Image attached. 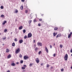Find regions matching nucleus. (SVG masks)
<instances>
[{
	"label": "nucleus",
	"instance_id": "obj_1",
	"mask_svg": "<svg viewBox=\"0 0 72 72\" xmlns=\"http://www.w3.org/2000/svg\"><path fill=\"white\" fill-rule=\"evenodd\" d=\"M20 51V49L19 48L16 49L15 51V52L16 53V54H18L19 52Z\"/></svg>",
	"mask_w": 72,
	"mask_h": 72
},
{
	"label": "nucleus",
	"instance_id": "obj_2",
	"mask_svg": "<svg viewBox=\"0 0 72 72\" xmlns=\"http://www.w3.org/2000/svg\"><path fill=\"white\" fill-rule=\"evenodd\" d=\"M32 37V34L31 33H30L28 34V37Z\"/></svg>",
	"mask_w": 72,
	"mask_h": 72
},
{
	"label": "nucleus",
	"instance_id": "obj_3",
	"mask_svg": "<svg viewBox=\"0 0 72 72\" xmlns=\"http://www.w3.org/2000/svg\"><path fill=\"white\" fill-rule=\"evenodd\" d=\"M67 59H68V55L66 54L65 56V60H67Z\"/></svg>",
	"mask_w": 72,
	"mask_h": 72
},
{
	"label": "nucleus",
	"instance_id": "obj_4",
	"mask_svg": "<svg viewBox=\"0 0 72 72\" xmlns=\"http://www.w3.org/2000/svg\"><path fill=\"white\" fill-rule=\"evenodd\" d=\"M35 60L36 62H37V63H39L40 62V60H39V59L38 58H37Z\"/></svg>",
	"mask_w": 72,
	"mask_h": 72
},
{
	"label": "nucleus",
	"instance_id": "obj_5",
	"mask_svg": "<svg viewBox=\"0 0 72 72\" xmlns=\"http://www.w3.org/2000/svg\"><path fill=\"white\" fill-rule=\"evenodd\" d=\"M45 50L46 51V52L47 53H49V51L48 50V48H47V47H45Z\"/></svg>",
	"mask_w": 72,
	"mask_h": 72
},
{
	"label": "nucleus",
	"instance_id": "obj_6",
	"mask_svg": "<svg viewBox=\"0 0 72 72\" xmlns=\"http://www.w3.org/2000/svg\"><path fill=\"white\" fill-rule=\"evenodd\" d=\"M23 67H22L21 68L22 69H26V65H25L23 66Z\"/></svg>",
	"mask_w": 72,
	"mask_h": 72
},
{
	"label": "nucleus",
	"instance_id": "obj_7",
	"mask_svg": "<svg viewBox=\"0 0 72 72\" xmlns=\"http://www.w3.org/2000/svg\"><path fill=\"white\" fill-rule=\"evenodd\" d=\"M37 45H38V46H42V43H41V42H38Z\"/></svg>",
	"mask_w": 72,
	"mask_h": 72
},
{
	"label": "nucleus",
	"instance_id": "obj_8",
	"mask_svg": "<svg viewBox=\"0 0 72 72\" xmlns=\"http://www.w3.org/2000/svg\"><path fill=\"white\" fill-rule=\"evenodd\" d=\"M23 42V41L22 39H21L19 41V42L20 44H22Z\"/></svg>",
	"mask_w": 72,
	"mask_h": 72
},
{
	"label": "nucleus",
	"instance_id": "obj_9",
	"mask_svg": "<svg viewBox=\"0 0 72 72\" xmlns=\"http://www.w3.org/2000/svg\"><path fill=\"white\" fill-rule=\"evenodd\" d=\"M58 34L57 33H53V36H55Z\"/></svg>",
	"mask_w": 72,
	"mask_h": 72
},
{
	"label": "nucleus",
	"instance_id": "obj_10",
	"mask_svg": "<svg viewBox=\"0 0 72 72\" xmlns=\"http://www.w3.org/2000/svg\"><path fill=\"white\" fill-rule=\"evenodd\" d=\"M11 66H15L16 64H15L14 63H12L11 64Z\"/></svg>",
	"mask_w": 72,
	"mask_h": 72
},
{
	"label": "nucleus",
	"instance_id": "obj_11",
	"mask_svg": "<svg viewBox=\"0 0 72 72\" xmlns=\"http://www.w3.org/2000/svg\"><path fill=\"white\" fill-rule=\"evenodd\" d=\"M24 59L26 60L27 58H28V57H27L26 56H24Z\"/></svg>",
	"mask_w": 72,
	"mask_h": 72
},
{
	"label": "nucleus",
	"instance_id": "obj_12",
	"mask_svg": "<svg viewBox=\"0 0 72 72\" xmlns=\"http://www.w3.org/2000/svg\"><path fill=\"white\" fill-rule=\"evenodd\" d=\"M11 58V55L9 54L8 56H7V58L8 59H9Z\"/></svg>",
	"mask_w": 72,
	"mask_h": 72
},
{
	"label": "nucleus",
	"instance_id": "obj_13",
	"mask_svg": "<svg viewBox=\"0 0 72 72\" xmlns=\"http://www.w3.org/2000/svg\"><path fill=\"white\" fill-rule=\"evenodd\" d=\"M9 51H10V50H9L8 49H6V53H9Z\"/></svg>",
	"mask_w": 72,
	"mask_h": 72
},
{
	"label": "nucleus",
	"instance_id": "obj_14",
	"mask_svg": "<svg viewBox=\"0 0 72 72\" xmlns=\"http://www.w3.org/2000/svg\"><path fill=\"white\" fill-rule=\"evenodd\" d=\"M38 48L37 47H36L35 49H34V50L35 51H37V50H38Z\"/></svg>",
	"mask_w": 72,
	"mask_h": 72
},
{
	"label": "nucleus",
	"instance_id": "obj_15",
	"mask_svg": "<svg viewBox=\"0 0 72 72\" xmlns=\"http://www.w3.org/2000/svg\"><path fill=\"white\" fill-rule=\"evenodd\" d=\"M6 23V21H4V22H3V25H4V24H5V23Z\"/></svg>",
	"mask_w": 72,
	"mask_h": 72
},
{
	"label": "nucleus",
	"instance_id": "obj_16",
	"mask_svg": "<svg viewBox=\"0 0 72 72\" xmlns=\"http://www.w3.org/2000/svg\"><path fill=\"white\" fill-rule=\"evenodd\" d=\"M23 28V26H21L19 28V30H22Z\"/></svg>",
	"mask_w": 72,
	"mask_h": 72
},
{
	"label": "nucleus",
	"instance_id": "obj_17",
	"mask_svg": "<svg viewBox=\"0 0 72 72\" xmlns=\"http://www.w3.org/2000/svg\"><path fill=\"white\" fill-rule=\"evenodd\" d=\"M18 10H17V9H15V12H14V13H18Z\"/></svg>",
	"mask_w": 72,
	"mask_h": 72
},
{
	"label": "nucleus",
	"instance_id": "obj_18",
	"mask_svg": "<svg viewBox=\"0 0 72 72\" xmlns=\"http://www.w3.org/2000/svg\"><path fill=\"white\" fill-rule=\"evenodd\" d=\"M20 8H21V10H23V7L22 5V6H21L20 7Z\"/></svg>",
	"mask_w": 72,
	"mask_h": 72
},
{
	"label": "nucleus",
	"instance_id": "obj_19",
	"mask_svg": "<svg viewBox=\"0 0 72 72\" xmlns=\"http://www.w3.org/2000/svg\"><path fill=\"white\" fill-rule=\"evenodd\" d=\"M12 46H15V43L13 42V43H12Z\"/></svg>",
	"mask_w": 72,
	"mask_h": 72
},
{
	"label": "nucleus",
	"instance_id": "obj_20",
	"mask_svg": "<svg viewBox=\"0 0 72 72\" xmlns=\"http://www.w3.org/2000/svg\"><path fill=\"white\" fill-rule=\"evenodd\" d=\"M71 34H69L68 35V39H69L70 38V37H71Z\"/></svg>",
	"mask_w": 72,
	"mask_h": 72
},
{
	"label": "nucleus",
	"instance_id": "obj_21",
	"mask_svg": "<svg viewBox=\"0 0 72 72\" xmlns=\"http://www.w3.org/2000/svg\"><path fill=\"white\" fill-rule=\"evenodd\" d=\"M22 31L23 32V33H26V30L24 29V30H23Z\"/></svg>",
	"mask_w": 72,
	"mask_h": 72
},
{
	"label": "nucleus",
	"instance_id": "obj_22",
	"mask_svg": "<svg viewBox=\"0 0 72 72\" xmlns=\"http://www.w3.org/2000/svg\"><path fill=\"white\" fill-rule=\"evenodd\" d=\"M32 65H33V63L32 64V63H31L30 65H29V66L30 67H31Z\"/></svg>",
	"mask_w": 72,
	"mask_h": 72
},
{
	"label": "nucleus",
	"instance_id": "obj_23",
	"mask_svg": "<svg viewBox=\"0 0 72 72\" xmlns=\"http://www.w3.org/2000/svg\"><path fill=\"white\" fill-rule=\"evenodd\" d=\"M54 29L55 30V31H57V30H58V28L55 27L54 28Z\"/></svg>",
	"mask_w": 72,
	"mask_h": 72
},
{
	"label": "nucleus",
	"instance_id": "obj_24",
	"mask_svg": "<svg viewBox=\"0 0 72 72\" xmlns=\"http://www.w3.org/2000/svg\"><path fill=\"white\" fill-rule=\"evenodd\" d=\"M7 31L8 30H7V29H5L4 30V32H7Z\"/></svg>",
	"mask_w": 72,
	"mask_h": 72
},
{
	"label": "nucleus",
	"instance_id": "obj_25",
	"mask_svg": "<svg viewBox=\"0 0 72 72\" xmlns=\"http://www.w3.org/2000/svg\"><path fill=\"white\" fill-rule=\"evenodd\" d=\"M1 9H4V7H3V6H1Z\"/></svg>",
	"mask_w": 72,
	"mask_h": 72
},
{
	"label": "nucleus",
	"instance_id": "obj_26",
	"mask_svg": "<svg viewBox=\"0 0 72 72\" xmlns=\"http://www.w3.org/2000/svg\"><path fill=\"white\" fill-rule=\"evenodd\" d=\"M31 22H32V20H30L29 21V24H30L31 23Z\"/></svg>",
	"mask_w": 72,
	"mask_h": 72
},
{
	"label": "nucleus",
	"instance_id": "obj_27",
	"mask_svg": "<svg viewBox=\"0 0 72 72\" xmlns=\"http://www.w3.org/2000/svg\"><path fill=\"white\" fill-rule=\"evenodd\" d=\"M19 58H22V55L20 54L19 56Z\"/></svg>",
	"mask_w": 72,
	"mask_h": 72
},
{
	"label": "nucleus",
	"instance_id": "obj_28",
	"mask_svg": "<svg viewBox=\"0 0 72 72\" xmlns=\"http://www.w3.org/2000/svg\"><path fill=\"white\" fill-rule=\"evenodd\" d=\"M23 63V60H21L20 61V63L21 64Z\"/></svg>",
	"mask_w": 72,
	"mask_h": 72
},
{
	"label": "nucleus",
	"instance_id": "obj_29",
	"mask_svg": "<svg viewBox=\"0 0 72 72\" xmlns=\"http://www.w3.org/2000/svg\"><path fill=\"white\" fill-rule=\"evenodd\" d=\"M14 41H18V40H17V38H15V39H14Z\"/></svg>",
	"mask_w": 72,
	"mask_h": 72
},
{
	"label": "nucleus",
	"instance_id": "obj_30",
	"mask_svg": "<svg viewBox=\"0 0 72 72\" xmlns=\"http://www.w3.org/2000/svg\"><path fill=\"white\" fill-rule=\"evenodd\" d=\"M6 37H4V38H3V40H5L6 39Z\"/></svg>",
	"mask_w": 72,
	"mask_h": 72
},
{
	"label": "nucleus",
	"instance_id": "obj_31",
	"mask_svg": "<svg viewBox=\"0 0 72 72\" xmlns=\"http://www.w3.org/2000/svg\"><path fill=\"white\" fill-rule=\"evenodd\" d=\"M41 53V51H39V52L38 54H39V55H40V54Z\"/></svg>",
	"mask_w": 72,
	"mask_h": 72
},
{
	"label": "nucleus",
	"instance_id": "obj_32",
	"mask_svg": "<svg viewBox=\"0 0 72 72\" xmlns=\"http://www.w3.org/2000/svg\"><path fill=\"white\" fill-rule=\"evenodd\" d=\"M27 35H26L24 37V39H26V38H27Z\"/></svg>",
	"mask_w": 72,
	"mask_h": 72
},
{
	"label": "nucleus",
	"instance_id": "obj_33",
	"mask_svg": "<svg viewBox=\"0 0 72 72\" xmlns=\"http://www.w3.org/2000/svg\"><path fill=\"white\" fill-rule=\"evenodd\" d=\"M46 67L47 68H49V65L47 64Z\"/></svg>",
	"mask_w": 72,
	"mask_h": 72
},
{
	"label": "nucleus",
	"instance_id": "obj_34",
	"mask_svg": "<svg viewBox=\"0 0 72 72\" xmlns=\"http://www.w3.org/2000/svg\"><path fill=\"white\" fill-rule=\"evenodd\" d=\"M61 71L62 72H63V71H64V69H61Z\"/></svg>",
	"mask_w": 72,
	"mask_h": 72
},
{
	"label": "nucleus",
	"instance_id": "obj_35",
	"mask_svg": "<svg viewBox=\"0 0 72 72\" xmlns=\"http://www.w3.org/2000/svg\"><path fill=\"white\" fill-rule=\"evenodd\" d=\"M4 16V15H1V18H2V17H3Z\"/></svg>",
	"mask_w": 72,
	"mask_h": 72
},
{
	"label": "nucleus",
	"instance_id": "obj_36",
	"mask_svg": "<svg viewBox=\"0 0 72 72\" xmlns=\"http://www.w3.org/2000/svg\"><path fill=\"white\" fill-rule=\"evenodd\" d=\"M60 48H63V46H62V45H60Z\"/></svg>",
	"mask_w": 72,
	"mask_h": 72
},
{
	"label": "nucleus",
	"instance_id": "obj_37",
	"mask_svg": "<svg viewBox=\"0 0 72 72\" xmlns=\"http://www.w3.org/2000/svg\"><path fill=\"white\" fill-rule=\"evenodd\" d=\"M58 35L59 37H60V36H61V34L60 33V34H58Z\"/></svg>",
	"mask_w": 72,
	"mask_h": 72
},
{
	"label": "nucleus",
	"instance_id": "obj_38",
	"mask_svg": "<svg viewBox=\"0 0 72 72\" xmlns=\"http://www.w3.org/2000/svg\"><path fill=\"white\" fill-rule=\"evenodd\" d=\"M34 48H36V44H34Z\"/></svg>",
	"mask_w": 72,
	"mask_h": 72
},
{
	"label": "nucleus",
	"instance_id": "obj_39",
	"mask_svg": "<svg viewBox=\"0 0 72 72\" xmlns=\"http://www.w3.org/2000/svg\"><path fill=\"white\" fill-rule=\"evenodd\" d=\"M59 37V35H57L56 36V38H58V37Z\"/></svg>",
	"mask_w": 72,
	"mask_h": 72
},
{
	"label": "nucleus",
	"instance_id": "obj_40",
	"mask_svg": "<svg viewBox=\"0 0 72 72\" xmlns=\"http://www.w3.org/2000/svg\"><path fill=\"white\" fill-rule=\"evenodd\" d=\"M22 2H24L25 0H21Z\"/></svg>",
	"mask_w": 72,
	"mask_h": 72
},
{
	"label": "nucleus",
	"instance_id": "obj_41",
	"mask_svg": "<svg viewBox=\"0 0 72 72\" xmlns=\"http://www.w3.org/2000/svg\"><path fill=\"white\" fill-rule=\"evenodd\" d=\"M50 48H51H51H52V46H51V45H50Z\"/></svg>",
	"mask_w": 72,
	"mask_h": 72
},
{
	"label": "nucleus",
	"instance_id": "obj_42",
	"mask_svg": "<svg viewBox=\"0 0 72 72\" xmlns=\"http://www.w3.org/2000/svg\"><path fill=\"white\" fill-rule=\"evenodd\" d=\"M25 12L26 13H28V10H26Z\"/></svg>",
	"mask_w": 72,
	"mask_h": 72
},
{
	"label": "nucleus",
	"instance_id": "obj_43",
	"mask_svg": "<svg viewBox=\"0 0 72 72\" xmlns=\"http://www.w3.org/2000/svg\"><path fill=\"white\" fill-rule=\"evenodd\" d=\"M34 22H36V19H35L34 20Z\"/></svg>",
	"mask_w": 72,
	"mask_h": 72
},
{
	"label": "nucleus",
	"instance_id": "obj_44",
	"mask_svg": "<svg viewBox=\"0 0 72 72\" xmlns=\"http://www.w3.org/2000/svg\"><path fill=\"white\" fill-rule=\"evenodd\" d=\"M38 26H41V24H38Z\"/></svg>",
	"mask_w": 72,
	"mask_h": 72
},
{
	"label": "nucleus",
	"instance_id": "obj_45",
	"mask_svg": "<svg viewBox=\"0 0 72 72\" xmlns=\"http://www.w3.org/2000/svg\"><path fill=\"white\" fill-rule=\"evenodd\" d=\"M53 57H55V54H53Z\"/></svg>",
	"mask_w": 72,
	"mask_h": 72
},
{
	"label": "nucleus",
	"instance_id": "obj_46",
	"mask_svg": "<svg viewBox=\"0 0 72 72\" xmlns=\"http://www.w3.org/2000/svg\"><path fill=\"white\" fill-rule=\"evenodd\" d=\"M42 21V19H39V21Z\"/></svg>",
	"mask_w": 72,
	"mask_h": 72
},
{
	"label": "nucleus",
	"instance_id": "obj_47",
	"mask_svg": "<svg viewBox=\"0 0 72 72\" xmlns=\"http://www.w3.org/2000/svg\"><path fill=\"white\" fill-rule=\"evenodd\" d=\"M70 35H72V32H70Z\"/></svg>",
	"mask_w": 72,
	"mask_h": 72
},
{
	"label": "nucleus",
	"instance_id": "obj_48",
	"mask_svg": "<svg viewBox=\"0 0 72 72\" xmlns=\"http://www.w3.org/2000/svg\"><path fill=\"white\" fill-rule=\"evenodd\" d=\"M70 52L71 53H72V49L71 50H70Z\"/></svg>",
	"mask_w": 72,
	"mask_h": 72
},
{
	"label": "nucleus",
	"instance_id": "obj_49",
	"mask_svg": "<svg viewBox=\"0 0 72 72\" xmlns=\"http://www.w3.org/2000/svg\"><path fill=\"white\" fill-rule=\"evenodd\" d=\"M40 65L41 66H43V64H42V63Z\"/></svg>",
	"mask_w": 72,
	"mask_h": 72
},
{
	"label": "nucleus",
	"instance_id": "obj_50",
	"mask_svg": "<svg viewBox=\"0 0 72 72\" xmlns=\"http://www.w3.org/2000/svg\"><path fill=\"white\" fill-rule=\"evenodd\" d=\"M16 64H19V62H17L16 63Z\"/></svg>",
	"mask_w": 72,
	"mask_h": 72
},
{
	"label": "nucleus",
	"instance_id": "obj_51",
	"mask_svg": "<svg viewBox=\"0 0 72 72\" xmlns=\"http://www.w3.org/2000/svg\"><path fill=\"white\" fill-rule=\"evenodd\" d=\"M7 72H10V71L9 70H8V71H7Z\"/></svg>",
	"mask_w": 72,
	"mask_h": 72
},
{
	"label": "nucleus",
	"instance_id": "obj_52",
	"mask_svg": "<svg viewBox=\"0 0 72 72\" xmlns=\"http://www.w3.org/2000/svg\"><path fill=\"white\" fill-rule=\"evenodd\" d=\"M33 42H34V43H35V40H33Z\"/></svg>",
	"mask_w": 72,
	"mask_h": 72
},
{
	"label": "nucleus",
	"instance_id": "obj_53",
	"mask_svg": "<svg viewBox=\"0 0 72 72\" xmlns=\"http://www.w3.org/2000/svg\"><path fill=\"white\" fill-rule=\"evenodd\" d=\"M4 45H5V44H4H4H3V46H4Z\"/></svg>",
	"mask_w": 72,
	"mask_h": 72
},
{
	"label": "nucleus",
	"instance_id": "obj_54",
	"mask_svg": "<svg viewBox=\"0 0 72 72\" xmlns=\"http://www.w3.org/2000/svg\"><path fill=\"white\" fill-rule=\"evenodd\" d=\"M53 67H51V69H53Z\"/></svg>",
	"mask_w": 72,
	"mask_h": 72
},
{
	"label": "nucleus",
	"instance_id": "obj_55",
	"mask_svg": "<svg viewBox=\"0 0 72 72\" xmlns=\"http://www.w3.org/2000/svg\"><path fill=\"white\" fill-rule=\"evenodd\" d=\"M12 33H13V32H11V35H12Z\"/></svg>",
	"mask_w": 72,
	"mask_h": 72
},
{
	"label": "nucleus",
	"instance_id": "obj_56",
	"mask_svg": "<svg viewBox=\"0 0 72 72\" xmlns=\"http://www.w3.org/2000/svg\"><path fill=\"white\" fill-rule=\"evenodd\" d=\"M1 57V54H0V58Z\"/></svg>",
	"mask_w": 72,
	"mask_h": 72
},
{
	"label": "nucleus",
	"instance_id": "obj_57",
	"mask_svg": "<svg viewBox=\"0 0 72 72\" xmlns=\"http://www.w3.org/2000/svg\"><path fill=\"white\" fill-rule=\"evenodd\" d=\"M55 45V43H54V45Z\"/></svg>",
	"mask_w": 72,
	"mask_h": 72
},
{
	"label": "nucleus",
	"instance_id": "obj_58",
	"mask_svg": "<svg viewBox=\"0 0 72 72\" xmlns=\"http://www.w3.org/2000/svg\"><path fill=\"white\" fill-rule=\"evenodd\" d=\"M71 57H72V54H71Z\"/></svg>",
	"mask_w": 72,
	"mask_h": 72
},
{
	"label": "nucleus",
	"instance_id": "obj_59",
	"mask_svg": "<svg viewBox=\"0 0 72 72\" xmlns=\"http://www.w3.org/2000/svg\"><path fill=\"white\" fill-rule=\"evenodd\" d=\"M42 15H41L42 16Z\"/></svg>",
	"mask_w": 72,
	"mask_h": 72
},
{
	"label": "nucleus",
	"instance_id": "obj_60",
	"mask_svg": "<svg viewBox=\"0 0 72 72\" xmlns=\"http://www.w3.org/2000/svg\"><path fill=\"white\" fill-rule=\"evenodd\" d=\"M1 35V33H0V35Z\"/></svg>",
	"mask_w": 72,
	"mask_h": 72
}]
</instances>
